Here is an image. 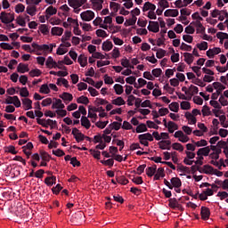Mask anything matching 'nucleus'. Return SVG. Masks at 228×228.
Listing matches in <instances>:
<instances>
[{"mask_svg": "<svg viewBox=\"0 0 228 228\" xmlns=\"http://www.w3.org/2000/svg\"><path fill=\"white\" fill-rule=\"evenodd\" d=\"M0 20L3 24H11L15 20V14L12 12H2L0 13Z\"/></svg>", "mask_w": 228, "mask_h": 228, "instance_id": "nucleus-1", "label": "nucleus"}, {"mask_svg": "<svg viewBox=\"0 0 228 228\" xmlns=\"http://www.w3.org/2000/svg\"><path fill=\"white\" fill-rule=\"evenodd\" d=\"M80 17L85 22H90V20H94L95 18V12H94V11L87 10L81 12Z\"/></svg>", "mask_w": 228, "mask_h": 228, "instance_id": "nucleus-2", "label": "nucleus"}, {"mask_svg": "<svg viewBox=\"0 0 228 228\" xmlns=\"http://www.w3.org/2000/svg\"><path fill=\"white\" fill-rule=\"evenodd\" d=\"M81 220H85V214L83 212H77L71 216V222L76 225L81 224Z\"/></svg>", "mask_w": 228, "mask_h": 228, "instance_id": "nucleus-3", "label": "nucleus"}, {"mask_svg": "<svg viewBox=\"0 0 228 228\" xmlns=\"http://www.w3.org/2000/svg\"><path fill=\"white\" fill-rule=\"evenodd\" d=\"M71 134H73L76 142L79 143V142H83L85 140V134L79 131L77 127L73 128Z\"/></svg>", "mask_w": 228, "mask_h": 228, "instance_id": "nucleus-4", "label": "nucleus"}, {"mask_svg": "<svg viewBox=\"0 0 228 228\" xmlns=\"http://www.w3.org/2000/svg\"><path fill=\"white\" fill-rule=\"evenodd\" d=\"M200 174L211 175L214 174L215 168L210 165H204L202 167H198Z\"/></svg>", "mask_w": 228, "mask_h": 228, "instance_id": "nucleus-5", "label": "nucleus"}, {"mask_svg": "<svg viewBox=\"0 0 228 228\" xmlns=\"http://www.w3.org/2000/svg\"><path fill=\"white\" fill-rule=\"evenodd\" d=\"M87 0H68V4L71 8H81Z\"/></svg>", "mask_w": 228, "mask_h": 228, "instance_id": "nucleus-6", "label": "nucleus"}, {"mask_svg": "<svg viewBox=\"0 0 228 228\" xmlns=\"http://www.w3.org/2000/svg\"><path fill=\"white\" fill-rule=\"evenodd\" d=\"M200 215L202 220H209V216H211V210H209V208L201 207Z\"/></svg>", "mask_w": 228, "mask_h": 228, "instance_id": "nucleus-7", "label": "nucleus"}, {"mask_svg": "<svg viewBox=\"0 0 228 228\" xmlns=\"http://www.w3.org/2000/svg\"><path fill=\"white\" fill-rule=\"evenodd\" d=\"M148 29L151 31V33H159V23L158 21H150V24L148 25Z\"/></svg>", "mask_w": 228, "mask_h": 228, "instance_id": "nucleus-8", "label": "nucleus"}, {"mask_svg": "<svg viewBox=\"0 0 228 228\" xmlns=\"http://www.w3.org/2000/svg\"><path fill=\"white\" fill-rule=\"evenodd\" d=\"M191 24H193V26L197 28V33H206V28L204 27V25H202V22H200V20L192 21L191 22Z\"/></svg>", "mask_w": 228, "mask_h": 228, "instance_id": "nucleus-9", "label": "nucleus"}, {"mask_svg": "<svg viewBox=\"0 0 228 228\" xmlns=\"http://www.w3.org/2000/svg\"><path fill=\"white\" fill-rule=\"evenodd\" d=\"M23 104V110L28 111V110L33 109V102L29 98H24L21 100Z\"/></svg>", "mask_w": 228, "mask_h": 228, "instance_id": "nucleus-10", "label": "nucleus"}, {"mask_svg": "<svg viewBox=\"0 0 228 228\" xmlns=\"http://www.w3.org/2000/svg\"><path fill=\"white\" fill-rule=\"evenodd\" d=\"M65 104L61 102V99L55 98V102L52 105V110H64Z\"/></svg>", "mask_w": 228, "mask_h": 228, "instance_id": "nucleus-11", "label": "nucleus"}, {"mask_svg": "<svg viewBox=\"0 0 228 228\" xmlns=\"http://www.w3.org/2000/svg\"><path fill=\"white\" fill-rule=\"evenodd\" d=\"M60 99H62L66 104L68 102H72V99H74V96H72V94L69 93H63L62 94L59 95Z\"/></svg>", "mask_w": 228, "mask_h": 228, "instance_id": "nucleus-12", "label": "nucleus"}, {"mask_svg": "<svg viewBox=\"0 0 228 228\" xmlns=\"http://www.w3.org/2000/svg\"><path fill=\"white\" fill-rule=\"evenodd\" d=\"M165 17H177L179 15V10L167 9L164 12Z\"/></svg>", "mask_w": 228, "mask_h": 228, "instance_id": "nucleus-13", "label": "nucleus"}, {"mask_svg": "<svg viewBox=\"0 0 228 228\" xmlns=\"http://www.w3.org/2000/svg\"><path fill=\"white\" fill-rule=\"evenodd\" d=\"M154 12L156 10V4L151 3V2H146L142 7V12Z\"/></svg>", "mask_w": 228, "mask_h": 228, "instance_id": "nucleus-14", "label": "nucleus"}, {"mask_svg": "<svg viewBox=\"0 0 228 228\" xmlns=\"http://www.w3.org/2000/svg\"><path fill=\"white\" fill-rule=\"evenodd\" d=\"M102 49V51H106L107 53L109 51H111L113 49V43L110 40L103 42Z\"/></svg>", "mask_w": 228, "mask_h": 228, "instance_id": "nucleus-15", "label": "nucleus"}, {"mask_svg": "<svg viewBox=\"0 0 228 228\" xmlns=\"http://www.w3.org/2000/svg\"><path fill=\"white\" fill-rule=\"evenodd\" d=\"M77 61L80 67H86V65H88V59L86 56H85V54H80L77 58Z\"/></svg>", "mask_w": 228, "mask_h": 228, "instance_id": "nucleus-16", "label": "nucleus"}, {"mask_svg": "<svg viewBox=\"0 0 228 228\" xmlns=\"http://www.w3.org/2000/svg\"><path fill=\"white\" fill-rule=\"evenodd\" d=\"M210 149L209 146L200 148L197 151V156H209Z\"/></svg>", "mask_w": 228, "mask_h": 228, "instance_id": "nucleus-17", "label": "nucleus"}, {"mask_svg": "<svg viewBox=\"0 0 228 228\" xmlns=\"http://www.w3.org/2000/svg\"><path fill=\"white\" fill-rule=\"evenodd\" d=\"M182 185L183 183L179 177L171 178V186H173V188H181Z\"/></svg>", "mask_w": 228, "mask_h": 228, "instance_id": "nucleus-18", "label": "nucleus"}, {"mask_svg": "<svg viewBox=\"0 0 228 228\" xmlns=\"http://www.w3.org/2000/svg\"><path fill=\"white\" fill-rule=\"evenodd\" d=\"M51 33L53 36L61 37L63 35V28L53 27L52 28Z\"/></svg>", "mask_w": 228, "mask_h": 228, "instance_id": "nucleus-19", "label": "nucleus"}, {"mask_svg": "<svg viewBox=\"0 0 228 228\" xmlns=\"http://www.w3.org/2000/svg\"><path fill=\"white\" fill-rule=\"evenodd\" d=\"M183 56H184V61L188 65H191L193 63V60H195V58L193 57V54H191L190 53H184Z\"/></svg>", "mask_w": 228, "mask_h": 228, "instance_id": "nucleus-20", "label": "nucleus"}, {"mask_svg": "<svg viewBox=\"0 0 228 228\" xmlns=\"http://www.w3.org/2000/svg\"><path fill=\"white\" fill-rule=\"evenodd\" d=\"M17 72H20V74H24L25 72H29V68L28 65L24 63H20L17 67Z\"/></svg>", "mask_w": 228, "mask_h": 228, "instance_id": "nucleus-21", "label": "nucleus"}, {"mask_svg": "<svg viewBox=\"0 0 228 228\" xmlns=\"http://www.w3.org/2000/svg\"><path fill=\"white\" fill-rule=\"evenodd\" d=\"M81 126L83 127H86V129H88L89 127H91L92 124L90 123V119H88V118L86 116H82Z\"/></svg>", "mask_w": 228, "mask_h": 228, "instance_id": "nucleus-22", "label": "nucleus"}, {"mask_svg": "<svg viewBox=\"0 0 228 228\" xmlns=\"http://www.w3.org/2000/svg\"><path fill=\"white\" fill-rule=\"evenodd\" d=\"M168 206L169 208H172L173 209H175V208H180L181 205L179 204V201H177V199L173 198L168 200Z\"/></svg>", "mask_w": 228, "mask_h": 228, "instance_id": "nucleus-23", "label": "nucleus"}, {"mask_svg": "<svg viewBox=\"0 0 228 228\" xmlns=\"http://www.w3.org/2000/svg\"><path fill=\"white\" fill-rule=\"evenodd\" d=\"M158 145L162 151H167V145H172V142L168 140H162L158 142Z\"/></svg>", "mask_w": 228, "mask_h": 228, "instance_id": "nucleus-24", "label": "nucleus"}, {"mask_svg": "<svg viewBox=\"0 0 228 228\" xmlns=\"http://www.w3.org/2000/svg\"><path fill=\"white\" fill-rule=\"evenodd\" d=\"M94 8H95V10L101 11V9L102 8V4L104 3V0H91Z\"/></svg>", "mask_w": 228, "mask_h": 228, "instance_id": "nucleus-25", "label": "nucleus"}, {"mask_svg": "<svg viewBox=\"0 0 228 228\" xmlns=\"http://www.w3.org/2000/svg\"><path fill=\"white\" fill-rule=\"evenodd\" d=\"M45 65L47 69H53V67L56 69V61H54V59H53L51 56L47 58Z\"/></svg>", "mask_w": 228, "mask_h": 228, "instance_id": "nucleus-26", "label": "nucleus"}, {"mask_svg": "<svg viewBox=\"0 0 228 228\" xmlns=\"http://www.w3.org/2000/svg\"><path fill=\"white\" fill-rule=\"evenodd\" d=\"M158 167L156 165H154L153 167H149L146 168V175H148V177H152V175H154V174H156V170H157Z\"/></svg>", "mask_w": 228, "mask_h": 228, "instance_id": "nucleus-27", "label": "nucleus"}, {"mask_svg": "<svg viewBox=\"0 0 228 228\" xmlns=\"http://www.w3.org/2000/svg\"><path fill=\"white\" fill-rule=\"evenodd\" d=\"M111 103L115 106H124V104H126V101H124V98L118 96L117 99L112 100Z\"/></svg>", "mask_w": 228, "mask_h": 228, "instance_id": "nucleus-28", "label": "nucleus"}, {"mask_svg": "<svg viewBox=\"0 0 228 228\" xmlns=\"http://www.w3.org/2000/svg\"><path fill=\"white\" fill-rule=\"evenodd\" d=\"M137 20H138V18H136V16H134V14H132V19L126 20V22L124 23V26H126V27L134 26V24H136Z\"/></svg>", "mask_w": 228, "mask_h": 228, "instance_id": "nucleus-29", "label": "nucleus"}, {"mask_svg": "<svg viewBox=\"0 0 228 228\" xmlns=\"http://www.w3.org/2000/svg\"><path fill=\"white\" fill-rule=\"evenodd\" d=\"M27 13L31 17L37 15V6L35 5L27 6Z\"/></svg>", "mask_w": 228, "mask_h": 228, "instance_id": "nucleus-30", "label": "nucleus"}, {"mask_svg": "<svg viewBox=\"0 0 228 228\" xmlns=\"http://www.w3.org/2000/svg\"><path fill=\"white\" fill-rule=\"evenodd\" d=\"M185 118H187V120H190V124H193V125L197 124V118H195L193 114L190 112H186Z\"/></svg>", "mask_w": 228, "mask_h": 228, "instance_id": "nucleus-31", "label": "nucleus"}, {"mask_svg": "<svg viewBox=\"0 0 228 228\" xmlns=\"http://www.w3.org/2000/svg\"><path fill=\"white\" fill-rule=\"evenodd\" d=\"M77 104H85L86 106L90 102V100H88V97L82 95L77 99Z\"/></svg>", "mask_w": 228, "mask_h": 228, "instance_id": "nucleus-32", "label": "nucleus"}, {"mask_svg": "<svg viewBox=\"0 0 228 228\" xmlns=\"http://www.w3.org/2000/svg\"><path fill=\"white\" fill-rule=\"evenodd\" d=\"M114 90L117 95H122L124 94V86H122V85H114Z\"/></svg>", "mask_w": 228, "mask_h": 228, "instance_id": "nucleus-33", "label": "nucleus"}, {"mask_svg": "<svg viewBox=\"0 0 228 228\" xmlns=\"http://www.w3.org/2000/svg\"><path fill=\"white\" fill-rule=\"evenodd\" d=\"M192 143L196 145V147H208V141L205 139H201L200 141L195 142L194 140H191Z\"/></svg>", "mask_w": 228, "mask_h": 228, "instance_id": "nucleus-34", "label": "nucleus"}, {"mask_svg": "<svg viewBox=\"0 0 228 228\" xmlns=\"http://www.w3.org/2000/svg\"><path fill=\"white\" fill-rule=\"evenodd\" d=\"M135 132L136 133H145V132H147V125H145L144 123H141L140 125H138L136 126Z\"/></svg>", "mask_w": 228, "mask_h": 228, "instance_id": "nucleus-35", "label": "nucleus"}, {"mask_svg": "<svg viewBox=\"0 0 228 228\" xmlns=\"http://www.w3.org/2000/svg\"><path fill=\"white\" fill-rule=\"evenodd\" d=\"M40 156H41L42 161H47V162L51 161V155H49V153H47L46 151H41Z\"/></svg>", "mask_w": 228, "mask_h": 228, "instance_id": "nucleus-36", "label": "nucleus"}, {"mask_svg": "<svg viewBox=\"0 0 228 228\" xmlns=\"http://www.w3.org/2000/svg\"><path fill=\"white\" fill-rule=\"evenodd\" d=\"M170 111H174L175 113H177L179 111V103L176 102H173L168 106Z\"/></svg>", "mask_w": 228, "mask_h": 228, "instance_id": "nucleus-37", "label": "nucleus"}, {"mask_svg": "<svg viewBox=\"0 0 228 228\" xmlns=\"http://www.w3.org/2000/svg\"><path fill=\"white\" fill-rule=\"evenodd\" d=\"M213 86L215 90H217V92H222L223 90H225V86L222 85L220 82H214Z\"/></svg>", "mask_w": 228, "mask_h": 228, "instance_id": "nucleus-38", "label": "nucleus"}, {"mask_svg": "<svg viewBox=\"0 0 228 228\" xmlns=\"http://www.w3.org/2000/svg\"><path fill=\"white\" fill-rule=\"evenodd\" d=\"M40 94H50L51 89L49 88V86L47 84H44L41 86L40 89H39Z\"/></svg>", "mask_w": 228, "mask_h": 228, "instance_id": "nucleus-39", "label": "nucleus"}, {"mask_svg": "<svg viewBox=\"0 0 228 228\" xmlns=\"http://www.w3.org/2000/svg\"><path fill=\"white\" fill-rule=\"evenodd\" d=\"M28 74L30 77H38V76L42 75V71L38 69H36L30 70Z\"/></svg>", "mask_w": 228, "mask_h": 228, "instance_id": "nucleus-40", "label": "nucleus"}, {"mask_svg": "<svg viewBox=\"0 0 228 228\" xmlns=\"http://www.w3.org/2000/svg\"><path fill=\"white\" fill-rule=\"evenodd\" d=\"M56 84L58 85V86L63 85L65 88H69V80H67L66 78H58Z\"/></svg>", "mask_w": 228, "mask_h": 228, "instance_id": "nucleus-41", "label": "nucleus"}, {"mask_svg": "<svg viewBox=\"0 0 228 228\" xmlns=\"http://www.w3.org/2000/svg\"><path fill=\"white\" fill-rule=\"evenodd\" d=\"M20 97H29V91H28V87H18V90H20Z\"/></svg>", "mask_w": 228, "mask_h": 228, "instance_id": "nucleus-42", "label": "nucleus"}, {"mask_svg": "<svg viewBox=\"0 0 228 228\" xmlns=\"http://www.w3.org/2000/svg\"><path fill=\"white\" fill-rule=\"evenodd\" d=\"M201 113L203 115V117H209V115H211V110L209 109V107L208 105H204L201 110Z\"/></svg>", "mask_w": 228, "mask_h": 228, "instance_id": "nucleus-43", "label": "nucleus"}, {"mask_svg": "<svg viewBox=\"0 0 228 228\" xmlns=\"http://www.w3.org/2000/svg\"><path fill=\"white\" fill-rule=\"evenodd\" d=\"M172 147H173L174 151H178L179 152H183V151H184V146H183V144H181L179 142H174L172 144Z\"/></svg>", "mask_w": 228, "mask_h": 228, "instance_id": "nucleus-44", "label": "nucleus"}, {"mask_svg": "<svg viewBox=\"0 0 228 228\" xmlns=\"http://www.w3.org/2000/svg\"><path fill=\"white\" fill-rule=\"evenodd\" d=\"M58 10H56V8H54L53 5L49 6L46 10L45 12L47 15H56Z\"/></svg>", "mask_w": 228, "mask_h": 228, "instance_id": "nucleus-45", "label": "nucleus"}, {"mask_svg": "<svg viewBox=\"0 0 228 228\" xmlns=\"http://www.w3.org/2000/svg\"><path fill=\"white\" fill-rule=\"evenodd\" d=\"M39 31H41V33L44 35H49V27L45 24H41L39 26Z\"/></svg>", "mask_w": 228, "mask_h": 228, "instance_id": "nucleus-46", "label": "nucleus"}, {"mask_svg": "<svg viewBox=\"0 0 228 228\" xmlns=\"http://www.w3.org/2000/svg\"><path fill=\"white\" fill-rule=\"evenodd\" d=\"M110 126V129H114L115 131H118L122 126V123L114 121L112 124L109 125Z\"/></svg>", "mask_w": 228, "mask_h": 228, "instance_id": "nucleus-47", "label": "nucleus"}, {"mask_svg": "<svg viewBox=\"0 0 228 228\" xmlns=\"http://www.w3.org/2000/svg\"><path fill=\"white\" fill-rule=\"evenodd\" d=\"M200 51H208V42L203 41L200 44L196 45Z\"/></svg>", "mask_w": 228, "mask_h": 228, "instance_id": "nucleus-48", "label": "nucleus"}, {"mask_svg": "<svg viewBox=\"0 0 228 228\" xmlns=\"http://www.w3.org/2000/svg\"><path fill=\"white\" fill-rule=\"evenodd\" d=\"M185 33L187 35H193V33H195V28H193V24L190 23V25L185 28Z\"/></svg>", "mask_w": 228, "mask_h": 228, "instance_id": "nucleus-49", "label": "nucleus"}, {"mask_svg": "<svg viewBox=\"0 0 228 228\" xmlns=\"http://www.w3.org/2000/svg\"><path fill=\"white\" fill-rule=\"evenodd\" d=\"M5 152H9L10 154H13V155L19 153V151H17L15 150V146H13V145H9V146H7V147H6V150H5Z\"/></svg>", "mask_w": 228, "mask_h": 228, "instance_id": "nucleus-50", "label": "nucleus"}, {"mask_svg": "<svg viewBox=\"0 0 228 228\" xmlns=\"http://www.w3.org/2000/svg\"><path fill=\"white\" fill-rule=\"evenodd\" d=\"M146 126L150 129H159V126L156 125V123H154V121H151V120L146 121Z\"/></svg>", "mask_w": 228, "mask_h": 228, "instance_id": "nucleus-51", "label": "nucleus"}, {"mask_svg": "<svg viewBox=\"0 0 228 228\" xmlns=\"http://www.w3.org/2000/svg\"><path fill=\"white\" fill-rule=\"evenodd\" d=\"M110 6L111 10H113L114 13H117V12H118V8H120V4L115 2H110Z\"/></svg>", "mask_w": 228, "mask_h": 228, "instance_id": "nucleus-52", "label": "nucleus"}, {"mask_svg": "<svg viewBox=\"0 0 228 228\" xmlns=\"http://www.w3.org/2000/svg\"><path fill=\"white\" fill-rule=\"evenodd\" d=\"M172 53H174V54L171 55V61L173 63H177V61H179V53H175V51L174 50V48H172Z\"/></svg>", "mask_w": 228, "mask_h": 228, "instance_id": "nucleus-53", "label": "nucleus"}, {"mask_svg": "<svg viewBox=\"0 0 228 228\" xmlns=\"http://www.w3.org/2000/svg\"><path fill=\"white\" fill-rule=\"evenodd\" d=\"M102 165H106L107 167H113L115 160L113 159H109L107 160H101Z\"/></svg>", "mask_w": 228, "mask_h": 228, "instance_id": "nucleus-54", "label": "nucleus"}, {"mask_svg": "<svg viewBox=\"0 0 228 228\" xmlns=\"http://www.w3.org/2000/svg\"><path fill=\"white\" fill-rule=\"evenodd\" d=\"M89 152L95 159H101V151L95 150H90Z\"/></svg>", "mask_w": 228, "mask_h": 228, "instance_id": "nucleus-55", "label": "nucleus"}, {"mask_svg": "<svg viewBox=\"0 0 228 228\" xmlns=\"http://www.w3.org/2000/svg\"><path fill=\"white\" fill-rule=\"evenodd\" d=\"M165 54H167V51L159 48L156 53V57L159 59V60H161V58H164Z\"/></svg>", "mask_w": 228, "mask_h": 228, "instance_id": "nucleus-56", "label": "nucleus"}, {"mask_svg": "<svg viewBox=\"0 0 228 228\" xmlns=\"http://www.w3.org/2000/svg\"><path fill=\"white\" fill-rule=\"evenodd\" d=\"M151 74L152 76H154V77H159V76H161V74H163V70H161V69H154L151 70Z\"/></svg>", "mask_w": 228, "mask_h": 228, "instance_id": "nucleus-57", "label": "nucleus"}, {"mask_svg": "<svg viewBox=\"0 0 228 228\" xmlns=\"http://www.w3.org/2000/svg\"><path fill=\"white\" fill-rule=\"evenodd\" d=\"M24 10H26V7L24 6V4H18L15 6V12L16 13H22V12H24Z\"/></svg>", "mask_w": 228, "mask_h": 228, "instance_id": "nucleus-58", "label": "nucleus"}, {"mask_svg": "<svg viewBox=\"0 0 228 228\" xmlns=\"http://www.w3.org/2000/svg\"><path fill=\"white\" fill-rule=\"evenodd\" d=\"M52 152L53 154H54V156H57L58 158H61L62 156H65V151L60 149L53 150Z\"/></svg>", "mask_w": 228, "mask_h": 228, "instance_id": "nucleus-59", "label": "nucleus"}, {"mask_svg": "<svg viewBox=\"0 0 228 228\" xmlns=\"http://www.w3.org/2000/svg\"><path fill=\"white\" fill-rule=\"evenodd\" d=\"M117 183H118V184L126 185L129 183V180H127L126 176H120L119 178L117 179Z\"/></svg>", "mask_w": 228, "mask_h": 228, "instance_id": "nucleus-60", "label": "nucleus"}, {"mask_svg": "<svg viewBox=\"0 0 228 228\" xmlns=\"http://www.w3.org/2000/svg\"><path fill=\"white\" fill-rule=\"evenodd\" d=\"M96 35L97 37H101L102 38H106V37H108V33L101 28L96 30Z\"/></svg>", "mask_w": 228, "mask_h": 228, "instance_id": "nucleus-61", "label": "nucleus"}, {"mask_svg": "<svg viewBox=\"0 0 228 228\" xmlns=\"http://www.w3.org/2000/svg\"><path fill=\"white\" fill-rule=\"evenodd\" d=\"M17 24L19 26H21L22 28H26V20H24L23 17L20 16L16 19Z\"/></svg>", "mask_w": 228, "mask_h": 228, "instance_id": "nucleus-62", "label": "nucleus"}, {"mask_svg": "<svg viewBox=\"0 0 228 228\" xmlns=\"http://www.w3.org/2000/svg\"><path fill=\"white\" fill-rule=\"evenodd\" d=\"M180 108H181V110H190V108H191V106L189 102H182L180 103Z\"/></svg>", "mask_w": 228, "mask_h": 228, "instance_id": "nucleus-63", "label": "nucleus"}, {"mask_svg": "<svg viewBox=\"0 0 228 228\" xmlns=\"http://www.w3.org/2000/svg\"><path fill=\"white\" fill-rule=\"evenodd\" d=\"M180 49H181V51L190 52V51H191V45H187L186 43H182Z\"/></svg>", "mask_w": 228, "mask_h": 228, "instance_id": "nucleus-64", "label": "nucleus"}]
</instances>
